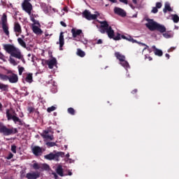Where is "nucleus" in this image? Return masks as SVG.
<instances>
[{
    "label": "nucleus",
    "instance_id": "obj_1",
    "mask_svg": "<svg viewBox=\"0 0 179 179\" xmlns=\"http://www.w3.org/2000/svg\"><path fill=\"white\" fill-rule=\"evenodd\" d=\"M99 23L101 24L99 27V31L101 33V34H106V33L108 37L113 38V40H115V41L121 40V34L117 33V36H115L113 27L108 24L107 21H99Z\"/></svg>",
    "mask_w": 179,
    "mask_h": 179
},
{
    "label": "nucleus",
    "instance_id": "obj_2",
    "mask_svg": "<svg viewBox=\"0 0 179 179\" xmlns=\"http://www.w3.org/2000/svg\"><path fill=\"white\" fill-rule=\"evenodd\" d=\"M3 50L10 54L11 57L14 58H17V59H20L22 58V53L19 49L16 48L13 45L10 44H5L3 45Z\"/></svg>",
    "mask_w": 179,
    "mask_h": 179
},
{
    "label": "nucleus",
    "instance_id": "obj_3",
    "mask_svg": "<svg viewBox=\"0 0 179 179\" xmlns=\"http://www.w3.org/2000/svg\"><path fill=\"white\" fill-rule=\"evenodd\" d=\"M6 115L7 117L8 121H10V120H13L15 124H17L18 122V125H23V122L22 121V120H20V118H19V117L16 116L17 114L15 111L13 112L12 115V109H6Z\"/></svg>",
    "mask_w": 179,
    "mask_h": 179
},
{
    "label": "nucleus",
    "instance_id": "obj_4",
    "mask_svg": "<svg viewBox=\"0 0 179 179\" xmlns=\"http://www.w3.org/2000/svg\"><path fill=\"white\" fill-rule=\"evenodd\" d=\"M0 134H3L4 136L15 135V134H17V129L13 127L9 129L0 122Z\"/></svg>",
    "mask_w": 179,
    "mask_h": 179
},
{
    "label": "nucleus",
    "instance_id": "obj_5",
    "mask_svg": "<svg viewBox=\"0 0 179 179\" xmlns=\"http://www.w3.org/2000/svg\"><path fill=\"white\" fill-rule=\"evenodd\" d=\"M83 16L87 19V20H96L99 16H100V13L96 11L95 14H92L90 11L88 10H85L83 13Z\"/></svg>",
    "mask_w": 179,
    "mask_h": 179
},
{
    "label": "nucleus",
    "instance_id": "obj_6",
    "mask_svg": "<svg viewBox=\"0 0 179 179\" xmlns=\"http://www.w3.org/2000/svg\"><path fill=\"white\" fill-rule=\"evenodd\" d=\"M23 10L28 13L29 16L31 15V11L33 10V5L30 3L29 0H24L22 3Z\"/></svg>",
    "mask_w": 179,
    "mask_h": 179
},
{
    "label": "nucleus",
    "instance_id": "obj_7",
    "mask_svg": "<svg viewBox=\"0 0 179 179\" xmlns=\"http://www.w3.org/2000/svg\"><path fill=\"white\" fill-rule=\"evenodd\" d=\"M159 23L154 22L153 20H148V23L145 24V26L150 31H155Z\"/></svg>",
    "mask_w": 179,
    "mask_h": 179
},
{
    "label": "nucleus",
    "instance_id": "obj_8",
    "mask_svg": "<svg viewBox=\"0 0 179 179\" xmlns=\"http://www.w3.org/2000/svg\"><path fill=\"white\" fill-rule=\"evenodd\" d=\"M114 12L115 15H118V16H121L122 17H125V16H127V12L121 8L115 7L114 8Z\"/></svg>",
    "mask_w": 179,
    "mask_h": 179
},
{
    "label": "nucleus",
    "instance_id": "obj_9",
    "mask_svg": "<svg viewBox=\"0 0 179 179\" xmlns=\"http://www.w3.org/2000/svg\"><path fill=\"white\" fill-rule=\"evenodd\" d=\"M32 152L35 156H41V154L43 153V149L37 145H35L32 148Z\"/></svg>",
    "mask_w": 179,
    "mask_h": 179
},
{
    "label": "nucleus",
    "instance_id": "obj_10",
    "mask_svg": "<svg viewBox=\"0 0 179 179\" xmlns=\"http://www.w3.org/2000/svg\"><path fill=\"white\" fill-rule=\"evenodd\" d=\"M26 178L27 179H37L40 178V173L38 172H33V173H28L26 175Z\"/></svg>",
    "mask_w": 179,
    "mask_h": 179
},
{
    "label": "nucleus",
    "instance_id": "obj_11",
    "mask_svg": "<svg viewBox=\"0 0 179 179\" xmlns=\"http://www.w3.org/2000/svg\"><path fill=\"white\" fill-rule=\"evenodd\" d=\"M47 65H48V68L50 69H52V68H54V66H55V65H57V59H55V57L52 58L50 60H48L46 62Z\"/></svg>",
    "mask_w": 179,
    "mask_h": 179
},
{
    "label": "nucleus",
    "instance_id": "obj_12",
    "mask_svg": "<svg viewBox=\"0 0 179 179\" xmlns=\"http://www.w3.org/2000/svg\"><path fill=\"white\" fill-rule=\"evenodd\" d=\"M14 31L16 33V36L22 34V27L19 22H15L14 24Z\"/></svg>",
    "mask_w": 179,
    "mask_h": 179
},
{
    "label": "nucleus",
    "instance_id": "obj_13",
    "mask_svg": "<svg viewBox=\"0 0 179 179\" xmlns=\"http://www.w3.org/2000/svg\"><path fill=\"white\" fill-rule=\"evenodd\" d=\"M19 80V78L15 73H12V75L8 76V81L10 83H17Z\"/></svg>",
    "mask_w": 179,
    "mask_h": 179
},
{
    "label": "nucleus",
    "instance_id": "obj_14",
    "mask_svg": "<svg viewBox=\"0 0 179 179\" xmlns=\"http://www.w3.org/2000/svg\"><path fill=\"white\" fill-rule=\"evenodd\" d=\"M59 50L62 51V47L65 44V40L64 39V32H61L59 38Z\"/></svg>",
    "mask_w": 179,
    "mask_h": 179
},
{
    "label": "nucleus",
    "instance_id": "obj_15",
    "mask_svg": "<svg viewBox=\"0 0 179 179\" xmlns=\"http://www.w3.org/2000/svg\"><path fill=\"white\" fill-rule=\"evenodd\" d=\"M152 48L153 50L155 55H157V57H163V51L160 49H157L156 48V45H152Z\"/></svg>",
    "mask_w": 179,
    "mask_h": 179
},
{
    "label": "nucleus",
    "instance_id": "obj_16",
    "mask_svg": "<svg viewBox=\"0 0 179 179\" xmlns=\"http://www.w3.org/2000/svg\"><path fill=\"white\" fill-rule=\"evenodd\" d=\"M71 34L73 38H76L78 36H80L82 34V29H76L75 28H73L71 29Z\"/></svg>",
    "mask_w": 179,
    "mask_h": 179
},
{
    "label": "nucleus",
    "instance_id": "obj_17",
    "mask_svg": "<svg viewBox=\"0 0 179 179\" xmlns=\"http://www.w3.org/2000/svg\"><path fill=\"white\" fill-rule=\"evenodd\" d=\"M44 157L47 160H56L57 161V154H54L52 152H50L49 155H45Z\"/></svg>",
    "mask_w": 179,
    "mask_h": 179
},
{
    "label": "nucleus",
    "instance_id": "obj_18",
    "mask_svg": "<svg viewBox=\"0 0 179 179\" xmlns=\"http://www.w3.org/2000/svg\"><path fill=\"white\" fill-rule=\"evenodd\" d=\"M56 173L60 177H64V169H62V165H59L56 169Z\"/></svg>",
    "mask_w": 179,
    "mask_h": 179
},
{
    "label": "nucleus",
    "instance_id": "obj_19",
    "mask_svg": "<svg viewBox=\"0 0 179 179\" xmlns=\"http://www.w3.org/2000/svg\"><path fill=\"white\" fill-rule=\"evenodd\" d=\"M155 30L159 33H166V27H164V25L158 24Z\"/></svg>",
    "mask_w": 179,
    "mask_h": 179
},
{
    "label": "nucleus",
    "instance_id": "obj_20",
    "mask_svg": "<svg viewBox=\"0 0 179 179\" xmlns=\"http://www.w3.org/2000/svg\"><path fill=\"white\" fill-rule=\"evenodd\" d=\"M115 57L120 61V62H122L124 59H125V56L124 55H122L120 53V52H115Z\"/></svg>",
    "mask_w": 179,
    "mask_h": 179
},
{
    "label": "nucleus",
    "instance_id": "obj_21",
    "mask_svg": "<svg viewBox=\"0 0 179 179\" xmlns=\"http://www.w3.org/2000/svg\"><path fill=\"white\" fill-rule=\"evenodd\" d=\"M1 27H2L3 31L6 34V36L9 37V26L8 25V24H2Z\"/></svg>",
    "mask_w": 179,
    "mask_h": 179
},
{
    "label": "nucleus",
    "instance_id": "obj_22",
    "mask_svg": "<svg viewBox=\"0 0 179 179\" xmlns=\"http://www.w3.org/2000/svg\"><path fill=\"white\" fill-rule=\"evenodd\" d=\"M32 30L35 34H41L43 33L41 29L38 28V27L36 25L32 26Z\"/></svg>",
    "mask_w": 179,
    "mask_h": 179
},
{
    "label": "nucleus",
    "instance_id": "obj_23",
    "mask_svg": "<svg viewBox=\"0 0 179 179\" xmlns=\"http://www.w3.org/2000/svg\"><path fill=\"white\" fill-rule=\"evenodd\" d=\"M25 80L27 82V83H32V82H33V73H29L27 75V77L25 78Z\"/></svg>",
    "mask_w": 179,
    "mask_h": 179
},
{
    "label": "nucleus",
    "instance_id": "obj_24",
    "mask_svg": "<svg viewBox=\"0 0 179 179\" xmlns=\"http://www.w3.org/2000/svg\"><path fill=\"white\" fill-rule=\"evenodd\" d=\"M8 87L9 86H8V85L0 83V90L1 92H8Z\"/></svg>",
    "mask_w": 179,
    "mask_h": 179
},
{
    "label": "nucleus",
    "instance_id": "obj_25",
    "mask_svg": "<svg viewBox=\"0 0 179 179\" xmlns=\"http://www.w3.org/2000/svg\"><path fill=\"white\" fill-rule=\"evenodd\" d=\"M2 24H8V17L5 13L3 14L1 17V25Z\"/></svg>",
    "mask_w": 179,
    "mask_h": 179
},
{
    "label": "nucleus",
    "instance_id": "obj_26",
    "mask_svg": "<svg viewBox=\"0 0 179 179\" xmlns=\"http://www.w3.org/2000/svg\"><path fill=\"white\" fill-rule=\"evenodd\" d=\"M120 64L122 66H124L125 69H128V68H129V63H128L125 59L120 62Z\"/></svg>",
    "mask_w": 179,
    "mask_h": 179
},
{
    "label": "nucleus",
    "instance_id": "obj_27",
    "mask_svg": "<svg viewBox=\"0 0 179 179\" xmlns=\"http://www.w3.org/2000/svg\"><path fill=\"white\" fill-rule=\"evenodd\" d=\"M77 55L78 57H80L81 58H83V57L86 55V53L85 52V51L82 50L81 49H78Z\"/></svg>",
    "mask_w": 179,
    "mask_h": 179
},
{
    "label": "nucleus",
    "instance_id": "obj_28",
    "mask_svg": "<svg viewBox=\"0 0 179 179\" xmlns=\"http://www.w3.org/2000/svg\"><path fill=\"white\" fill-rule=\"evenodd\" d=\"M17 42L20 44V45H21V47H23V48H26V47H27L26 42H24V41H23V39H22L21 38H18Z\"/></svg>",
    "mask_w": 179,
    "mask_h": 179
},
{
    "label": "nucleus",
    "instance_id": "obj_29",
    "mask_svg": "<svg viewBox=\"0 0 179 179\" xmlns=\"http://www.w3.org/2000/svg\"><path fill=\"white\" fill-rule=\"evenodd\" d=\"M168 12H172L173 9H171V7L170 6V4H166L165 8L163 10L164 13H167Z\"/></svg>",
    "mask_w": 179,
    "mask_h": 179
},
{
    "label": "nucleus",
    "instance_id": "obj_30",
    "mask_svg": "<svg viewBox=\"0 0 179 179\" xmlns=\"http://www.w3.org/2000/svg\"><path fill=\"white\" fill-rule=\"evenodd\" d=\"M43 136V139H48V141H54V136L53 135H47V134H45V135H42Z\"/></svg>",
    "mask_w": 179,
    "mask_h": 179
},
{
    "label": "nucleus",
    "instance_id": "obj_31",
    "mask_svg": "<svg viewBox=\"0 0 179 179\" xmlns=\"http://www.w3.org/2000/svg\"><path fill=\"white\" fill-rule=\"evenodd\" d=\"M34 15H30V20L33 22L34 24H37V26H40V22H38V20H36V19H34Z\"/></svg>",
    "mask_w": 179,
    "mask_h": 179
},
{
    "label": "nucleus",
    "instance_id": "obj_32",
    "mask_svg": "<svg viewBox=\"0 0 179 179\" xmlns=\"http://www.w3.org/2000/svg\"><path fill=\"white\" fill-rule=\"evenodd\" d=\"M65 156V152H58L56 153V159H57V162H58L59 157H64Z\"/></svg>",
    "mask_w": 179,
    "mask_h": 179
},
{
    "label": "nucleus",
    "instance_id": "obj_33",
    "mask_svg": "<svg viewBox=\"0 0 179 179\" xmlns=\"http://www.w3.org/2000/svg\"><path fill=\"white\" fill-rule=\"evenodd\" d=\"M126 40H127V41H130L131 43H136V44H138V43H139V41L134 39V38H132V36H127Z\"/></svg>",
    "mask_w": 179,
    "mask_h": 179
},
{
    "label": "nucleus",
    "instance_id": "obj_34",
    "mask_svg": "<svg viewBox=\"0 0 179 179\" xmlns=\"http://www.w3.org/2000/svg\"><path fill=\"white\" fill-rule=\"evenodd\" d=\"M172 20H173L174 23H178L179 17L177 15V14L172 15Z\"/></svg>",
    "mask_w": 179,
    "mask_h": 179
},
{
    "label": "nucleus",
    "instance_id": "obj_35",
    "mask_svg": "<svg viewBox=\"0 0 179 179\" xmlns=\"http://www.w3.org/2000/svg\"><path fill=\"white\" fill-rule=\"evenodd\" d=\"M0 79H1V80H9V76L0 73Z\"/></svg>",
    "mask_w": 179,
    "mask_h": 179
},
{
    "label": "nucleus",
    "instance_id": "obj_36",
    "mask_svg": "<svg viewBox=\"0 0 179 179\" xmlns=\"http://www.w3.org/2000/svg\"><path fill=\"white\" fill-rule=\"evenodd\" d=\"M46 145L48 148H52L54 146H57V143L55 142H47Z\"/></svg>",
    "mask_w": 179,
    "mask_h": 179
},
{
    "label": "nucleus",
    "instance_id": "obj_37",
    "mask_svg": "<svg viewBox=\"0 0 179 179\" xmlns=\"http://www.w3.org/2000/svg\"><path fill=\"white\" fill-rule=\"evenodd\" d=\"M50 166L47 164H43L41 166V170H49Z\"/></svg>",
    "mask_w": 179,
    "mask_h": 179
},
{
    "label": "nucleus",
    "instance_id": "obj_38",
    "mask_svg": "<svg viewBox=\"0 0 179 179\" xmlns=\"http://www.w3.org/2000/svg\"><path fill=\"white\" fill-rule=\"evenodd\" d=\"M67 111L69 113V114H71V115H75V109H73V108H69L67 109Z\"/></svg>",
    "mask_w": 179,
    "mask_h": 179
},
{
    "label": "nucleus",
    "instance_id": "obj_39",
    "mask_svg": "<svg viewBox=\"0 0 179 179\" xmlns=\"http://www.w3.org/2000/svg\"><path fill=\"white\" fill-rule=\"evenodd\" d=\"M33 169H34V170H40V169H41V166H40L38 164H37V163H34V164H33Z\"/></svg>",
    "mask_w": 179,
    "mask_h": 179
},
{
    "label": "nucleus",
    "instance_id": "obj_40",
    "mask_svg": "<svg viewBox=\"0 0 179 179\" xmlns=\"http://www.w3.org/2000/svg\"><path fill=\"white\" fill-rule=\"evenodd\" d=\"M138 44L139 45H143V47H145L143 50V51H145V50H148V48H149V46L148 45H146L142 42H138Z\"/></svg>",
    "mask_w": 179,
    "mask_h": 179
},
{
    "label": "nucleus",
    "instance_id": "obj_41",
    "mask_svg": "<svg viewBox=\"0 0 179 179\" xmlns=\"http://www.w3.org/2000/svg\"><path fill=\"white\" fill-rule=\"evenodd\" d=\"M57 110V108L55 106H51L48 108L47 111L48 113H52V111H55Z\"/></svg>",
    "mask_w": 179,
    "mask_h": 179
},
{
    "label": "nucleus",
    "instance_id": "obj_42",
    "mask_svg": "<svg viewBox=\"0 0 179 179\" xmlns=\"http://www.w3.org/2000/svg\"><path fill=\"white\" fill-rule=\"evenodd\" d=\"M9 62L10 63L12 64V65H14V66H16V65H17V63L16 62V61L15 60V59L10 57L9 59Z\"/></svg>",
    "mask_w": 179,
    "mask_h": 179
},
{
    "label": "nucleus",
    "instance_id": "obj_43",
    "mask_svg": "<svg viewBox=\"0 0 179 179\" xmlns=\"http://www.w3.org/2000/svg\"><path fill=\"white\" fill-rule=\"evenodd\" d=\"M35 108L34 107H32V106H29L27 108V111L29 113V114H31V113H34L35 111Z\"/></svg>",
    "mask_w": 179,
    "mask_h": 179
},
{
    "label": "nucleus",
    "instance_id": "obj_44",
    "mask_svg": "<svg viewBox=\"0 0 179 179\" xmlns=\"http://www.w3.org/2000/svg\"><path fill=\"white\" fill-rule=\"evenodd\" d=\"M24 71V67H18V72L20 76H22Z\"/></svg>",
    "mask_w": 179,
    "mask_h": 179
},
{
    "label": "nucleus",
    "instance_id": "obj_45",
    "mask_svg": "<svg viewBox=\"0 0 179 179\" xmlns=\"http://www.w3.org/2000/svg\"><path fill=\"white\" fill-rule=\"evenodd\" d=\"M13 157V155L12 152H9L8 155L7 157H6V159L7 160H10V159H12Z\"/></svg>",
    "mask_w": 179,
    "mask_h": 179
},
{
    "label": "nucleus",
    "instance_id": "obj_46",
    "mask_svg": "<svg viewBox=\"0 0 179 179\" xmlns=\"http://www.w3.org/2000/svg\"><path fill=\"white\" fill-rule=\"evenodd\" d=\"M11 152L16 153V145H11Z\"/></svg>",
    "mask_w": 179,
    "mask_h": 179
},
{
    "label": "nucleus",
    "instance_id": "obj_47",
    "mask_svg": "<svg viewBox=\"0 0 179 179\" xmlns=\"http://www.w3.org/2000/svg\"><path fill=\"white\" fill-rule=\"evenodd\" d=\"M164 37H165V38H170V37H171V35H170L169 33H164L163 34Z\"/></svg>",
    "mask_w": 179,
    "mask_h": 179
},
{
    "label": "nucleus",
    "instance_id": "obj_48",
    "mask_svg": "<svg viewBox=\"0 0 179 179\" xmlns=\"http://www.w3.org/2000/svg\"><path fill=\"white\" fill-rule=\"evenodd\" d=\"M145 59H148L149 61H152L153 58H152V57L149 56L148 55H145Z\"/></svg>",
    "mask_w": 179,
    "mask_h": 179
},
{
    "label": "nucleus",
    "instance_id": "obj_49",
    "mask_svg": "<svg viewBox=\"0 0 179 179\" xmlns=\"http://www.w3.org/2000/svg\"><path fill=\"white\" fill-rule=\"evenodd\" d=\"M157 12H159L158 8H157V7H153L152 10V13H157Z\"/></svg>",
    "mask_w": 179,
    "mask_h": 179
},
{
    "label": "nucleus",
    "instance_id": "obj_50",
    "mask_svg": "<svg viewBox=\"0 0 179 179\" xmlns=\"http://www.w3.org/2000/svg\"><path fill=\"white\" fill-rule=\"evenodd\" d=\"M162 3L157 2V3H156V8H157L160 9V8H162Z\"/></svg>",
    "mask_w": 179,
    "mask_h": 179
},
{
    "label": "nucleus",
    "instance_id": "obj_51",
    "mask_svg": "<svg viewBox=\"0 0 179 179\" xmlns=\"http://www.w3.org/2000/svg\"><path fill=\"white\" fill-rule=\"evenodd\" d=\"M0 59L5 62V55L0 52Z\"/></svg>",
    "mask_w": 179,
    "mask_h": 179
},
{
    "label": "nucleus",
    "instance_id": "obj_52",
    "mask_svg": "<svg viewBox=\"0 0 179 179\" xmlns=\"http://www.w3.org/2000/svg\"><path fill=\"white\" fill-rule=\"evenodd\" d=\"M48 134H50V131L48 130H44L41 136H43V135H48Z\"/></svg>",
    "mask_w": 179,
    "mask_h": 179
},
{
    "label": "nucleus",
    "instance_id": "obj_53",
    "mask_svg": "<svg viewBox=\"0 0 179 179\" xmlns=\"http://www.w3.org/2000/svg\"><path fill=\"white\" fill-rule=\"evenodd\" d=\"M122 3H124V5H128V0H119Z\"/></svg>",
    "mask_w": 179,
    "mask_h": 179
},
{
    "label": "nucleus",
    "instance_id": "obj_54",
    "mask_svg": "<svg viewBox=\"0 0 179 179\" xmlns=\"http://www.w3.org/2000/svg\"><path fill=\"white\" fill-rule=\"evenodd\" d=\"M136 93H138L137 89H134L131 91V94H136Z\"/></svg>",
    "mask_w": 179,
    "mask_h": 179
},
{
    "label": "nucleus",
    "instance_id": "obj_55",
    "mask_svg": "<svg viewBox=\"0 0 179 179\" xmlns=\"http://www.w3.org/2000/svg\"><path fill=\"white\" fill-rule=\"evenodd\" d=\"M60 24L63 26V27H66V24L64 22V21L60 22Z\"/></svg>",
    "mask_w": 179,
    "mask_h": 179
},
{
    "label": "nucleus",
    "instance_id": "obj_56",
    "mask_svg": "<svg viewBox=\"0 0 179 179\" xmlns=\"http://www.w3.org/2000/svg\"><path fill=\"white\" fill-rule=\"evenodd\" d=\"M96 44H103V40L99 39L96 42Z\"/></svg>",
    "mask_w": 179,
    "mask_h": 179
},
{
    "label": "nucleus",
    "instance_id": "obj_57",
    "mask_svg": "<svg viewBox=\"0 0 179 179\" xmlns=\"http://www.w3.org/2000/svg\"><path fill=\"white\" fill-rule=\"evenodd\" d=\"M127 36H126L125 35H120V40H121V38H123V40H127Z\"/></svg>",
    "mask_w": 179,
    "mask_h": 179
},
{
    "label": "nucleus",
    "instance_id": "obj_58",
    "mask_svg": "<svg viewBox=\"0 0 179 179\" xmlns=\"http://www.w3.org/2000/svg\"><path fill=\"white\" fill-rule=\"evenodd\" d=\"M52 174V176H54L55 179L58 178V175H57V173L53 172Z\"/></svg>",
    "mask_w": 179,
    "mask_h": 179
},
{
    "label": "nucleus",
    "instance_id": "obj_59",
    "mask_svg": "<svg viewBox=\"0 0 179 179\" xmlns=\"http://www.w3.org/2000/svg\"><path fill=\"white\" fill-rule=\"evenodd\" d=\"M174 50H176V48L172 47L168 50V52H171V51H174Z\"/></svg>",
    "mask_w": 179,
    "mask_h": 179
},
{
    "label": "nucleus",
    "instance_id": "obj_60",
    "mask_svg": "<svg viewBox=\"0 0 179 179\" xmlns=\"http://www.w3.org/2000/svg\"><path fill=\"white\" fill-rule=\"evenodd\" d=\"M166 57L167 58V59H170V55H169L168 53H166L165 55Z\"/></svg>",
    "mask_w": 179,
    "mask_h": 179
},
{
    "label": "nucleus",
    "instance_id": "obj_61",
    "mask_svg": "<svg viewBox=\"0 0 179 179\" xmlns=\"http://www.w3.org/2000/svg\"><path fill=\"white\" fill-rule=\"evenodd\" d=\"M110 2H112L113 3H117V0H108Z\"/></svg>",
    "mask_w": 179,
    "mask_h": 179
},
{
    "label": "nucleus",
    "instance_id": "obj_62",
    "mask_svg": "<svg viewBox=\"0 0 179 179\" xmlns=\"http://www.w3.org/2000/svg\"><path fill=\"white\" fill-rule=\"evenodd\" d=\"M133 3H134V5H136V3H138V1L137 0H132Z\"/></svg>",
    "mask_w": 179,
    "mask_h": 179
},
{
    "label": "nucleus",
    "instance_id": "obj_63",
    "mask_svg": "<svg viewBox=\"0 0 179 179\" xmlns=\"http://www.w3.org/2000/svg\"><path fill=\"white\" fill-rule=\"evenodd\" d=\"M7 73H8V74H9V73H11V75H12V73H13L12 71L8 70V71H7Z\"/></svg>",
    "mask_w": 179,
    "mask_h": 179
},
{
    "label": "nucleus",
    "instance_id": "obj_64",
    "mask_svg": "<svg viewBox=\"0 0 179 179\" xmlns=\"http://www.w3.org/2000/svg\"><path fill=\"white\" fill-rule=\"evenodd\" d=\"M24 96H29V92H26V93L25 94H24Z\"/></svg>",
    "mask_w": 179,
    "mask_h": 179
}]
</instances>
